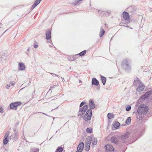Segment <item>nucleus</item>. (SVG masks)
<instances>
[{"mask_svg": "<svg viewBox=\"0 0 152 152\" xmlns=\"http://www.w3.org/2000/svg\"><path fill=\"white\" fill-rule=\"evenodd\" d=\"M139 107L137 110V112L139 115V119L140 120L142 118L141 115L145 114L148 112V108L147 106H144V104L142 105H140Z\"/></svg>", "mask_w": 152, "mask_h": 152, "instance_id": "1", "label": "nucleus"}, {"mask_svg": "<svg viewBox=\"0 0 152 152\" xmlns=\"http://www.w3.org/2000/svg\"><path fill=\"white\" fill-rule=\"evenodd\" d=\"M122 66L125 71H130L131 68L130 60L127 58L123 60L122 63Z\"/></svg>", "mask_w": 152, "mask_h": 152, "instance_id": "2", "label": "nucleus"}, {"mask_svg": "<svg viewBox=\"0 0 152 152\" xmlns=\"http://www.w3.org/2000/svg\"><path fill=\"white\" fill-rule=\"evenodd\" d=\"M92 115V110L91 109H89L86 111L85 116L83 117V119L85 121L90 120L91 119Z\"/></svg>", "mask_w": 152, "mask_h": 152, "instance_id": "3", "label": "nucleus"}, {"mask_svg": "<svg viewBox=\"0 0 152 152\" xmlns=\"http://www.w3.org/2000/svg\"><path fill=\"white\" fill-rule=\"evenodd\" d=\"M20 102H17L11 103L10 104V107L11 109L16 110L17 109V107L21 104Z\"/></svg>", "mask_w": 152, "mask_h": 152, "instance_id": "4", "label": "nucleus"}, {"mask_svg": "<svg viewBox=\"0 0 152 152\" xmlns=\"http://www.w3.org/2000/svg\"><path fill=\"white\" fill-rule=\"evenodd\" d=\"M9 131H7L4 134V139L3 140V144L6 145L9 141V136L10 134Z\"/></svg>", "mask_w": 152, "mask_h": 152, "instance_id": "5", "label": "nucleus"}, {"mask_svg": "<svg viewBox=\"0 0 152 152\" xmlns=\"http://www.w3.org/2000/svg\"><path fill=\"white\" fill-rule=\"evenodd\" d=\"M46 39H51V30L50 29H47L45 32Z\"/></svg>", "mask_w": 152, "mask_h": 152, "instance_id": "6", "label": "nucleus"}, {"mask_svg": "<svg viewBox=\"0 0 152 152\" xmlns=\"http://www.w3.org/2000/svg\"><path fill=\"white\" fill-rule=\"evenodd\" d=\"M84 146L83 142H81L78 145L76 152H81L83 150Z\"/></svg>", "mask_w": 152, "mask_h": 152, "instance_id": "7", "label": "nucleus"}, {"mask_svg": "<svg viewBox=\"0 0 152 152\" xmlns=\"http://www.w3.org/2000/svg\"><path fill=\"white\" fill-rule=\"evenodd\" d=\"M105 149L107 151L109 152H111L113 151L114 150V148L113 146L111 145H107L105 146Z\"/></svg>", "mask_w": 152, "mask_h": 152, "instance_id": "8", "label": "nucleus"}, {"mask_svg": "<svg viewBox=\"0 0 152 152\" xmlns=\"http://www.w3.org/2000/svg\"><path fill=\"white\" fill-rule=\"evenodd\" d=\"M138 87L137 88L136 90L138 92L142 91L144 88L145 86L141 83L138 86Z\"/></svg>", "mask_w": 152, "mask_h": 152, "instance_id": "9", "label": "nucleus"}, {"mask_svg": "<svg viewBox=\"0 0 152 152\" xmlns=\"http://www.w3.org/2000/svg\"><path fill=\"white\" fill-rule=\"evenodd\" d=\"M123 18L125 20H129L130 19V16L129 13L126 12H124L123 14Z\"/></svg>", "mask_w": 152, "mask_h": 152, "instance_id": "10", "label": "nucleus"}, {"mask_svg": "<svg viewBox=\"0 0 152 152\" xmlns=\"http://www.w3.org/2000/svg\"><path fill=\"white\" fill-rule=\"evenodd\" d=\"M129 133L128 132H126L121 136V139L124 142L125 140H126L129 137Z\"/></svg>", "mask_w": 152, "mask_h": 152, "instance_id": "11", "label": "nucleus"}, {"mask_svg": "<svg viewBox=\"0 0 152 152\" xmlns=\"http://www.w3.org/2000/svg\"><path fill=\"white\" fill-rule=\"evenodd\" d=\"M42 0H36L33 4L31 9V10H32Z\"/></svg>", "mask_w": 152, "mask_h": 152, "instance_id": "12", "label": "nucleus"}, {"mask_svg": "<svg viewBox=\"0 0 152 152\" xmlns=\"http://www.w3.org/2000/svg\"><path fill=\"white\" fill-rule=\"evenodd\" d=\"M141 82L139 80L138 78L135 79L133 83V86H138Z\"/></svg>", "mask_w": 152, "mask_h": 152, "instance_id": "13", "label": "nucleus"}, {"mask_svg": "<svg viewBox=\"0 0 152 152\" xmlns=\"http://www.w3.org/2000/svg\"><path fill=\"white\" fill-rule=\"evenodd\" d=\"M78 56L77 54L71 56H70L68 57L67 59L69 61H74L77 59V56Z\"/></svg>", "mask_w": 152, "mask_h": 152, "instance_id": "14", "label": "nucleus"}, {"mask_svg": "<svg viewBox=\"0 0 152 152\" xmlns=\"http://www.w3.org/2000/svg\"><path fill=\"white\" fill-rule=\"evenodd\" d=\"M15 84V83L14 81H11L7 83L6 88L9 89L10 87L14 86Z\"/></svg>", "mask_w": 152, "mask_h": 152, "instance_id": "15", "label": "nucleus"}, {"mask_svg": "<svg viewBox=\"0 0 152 152\" xmlns=\"http://www.w3.org/2000/svg\"><path fill=\"white\" fill-rule=\"evenodd\" d=\"M18 68L20 70H23L25 69V65L22 63H20L18 64Z\"/></svg>", "mask_w": 152, "mask_h": 152, "instance_id": "16", "label": "nucleus"}, {"mask_svg": "<svg viewBox=\"0 0 152 152\" xmlns=\"http://www.w3.org/2000/svg\"><path fill=\"white\" fill-rule=\"evenodd\" d=\"M88 105H86L81 107L80 110L82 111L83 112L85 113L86 110L88 109Z\"/></svg>", "mask_w": 152, "mask_h": 152, "instance_id": "17", "label": "nucleus"}, {"mask_svg": "<svg viewBox=\"0 0 152 152\" xmlns=\"http://www.w3.org/2000/svg\"><path fill=\"white\" fill-rule=\"evenodd\" d=\"M110 140L112 142L116 144L118 143V139L115 137H112L111 138Z\"/></svg>", "mask_w": 152, "mask_h": 152, "instance_id": "18", "label": "nucleus"}, {"mask_svg": "<svg viewBox=\"0 0 152 152\" xmlns=\"http://www.w3.org/2000/svg\"><path fill=\"white\" fill-rule=\"evenodd\" d=\"M95 104L93 101H89V106L91 110L94 109L95 107Z\"/></svg>", "mask_w": 152, "mask_h": 152, "instance_id": "19", "label": "nucleus"}, {"mask_svg": "<svg viewBox=\"0 0 152 152\" xmlns=\"http://www.w3.org/2000/svg\"><path fill=\"white\" fill-rule=\"evenodd\" d=\"M92 140V138L91 137H89L87 138L85 142L86 145H90L91 143V141Z\"/></svg>", "mask_w": 152, "mask_h": 152, "instance_id": "20", "label": "nucleus"}, {"mask_svg": "<svg viewBox=\"0 0 152 152\" xmlns=\"http://www.w3.org/2000/svg\"><path fill=\"white\" fill-rule=\"evenodd\" d=\"M105 31L103 29L102 27L101 26L100 29V31L99 34V36L100 37H102L104 34Z\"/></svg>", "mask_w": 152, "mask_h": 152, "instance_id": "21", "label": "nucleus"}, {"mask_svg": "<svg viewBox=\"0 0 152 152\" xmlns=\"http://www.w3.org/2000/svg\"><path fill=\"white\" fill-rule=\"evenodd\" d=\"M149 95V93L147 92L143 95L141 96L140 97V99L141 100H143L145 99L146 97H147Z\"/></svg>", "mask_w": 152, "mask_h": 152, "instance_id": "22", "label": "nucleus"}, {"mask_svg": "<svg viewBox=\"0 0 152 152\" xmlns=\"http://www.w3.org/2000/svg\"><path fill=\"white\" fill-rule=\"evenodd\" d=\"M92 85L98 86L99 84V82L95 78H94L92 80Z\"/></svg>", "mask_w": 152, "mask_h": 152, "instance_id": "23", "label": "nucleus"}, {"mask_svg": "<svg viewBox=\"0 0 152 152\" xmlns=\"http://www.w3.org/2000/svg\"><path fill=\"white\" fill-rule=\"evenodd\" d=\"M102 82L103 85H105L106 81V79L104 77L101 75Z\"/></svg>", "mask_w": 152, "mask_h": 152, "instance_id": "24", "label": "nucleus"}, {"mask_svg": "<svg viewBox=\"0 0 152 152\" xmlns=\"http://www.w3.org/2000/svg\"><path fill=\"white\" fill-rule=\"evenodd\" d=\"M86 52V50H84L81 52H80V53L77 54V56L79 55L80 56H82L85 55Z\"/></svg>", "mask_w": 152, "mask_h": 152, "instance_id": "25", "label": "nucleus"}, {"mask_svg": "<svg viewBox=\"0 0 152 152\" xmlns=\"http://www.w3.org/2000/svg\"><path fill=\"white\" fill-rule=\"evenodd\" d=\"M39 149L37 148H33L31 150V152H39Z\"/></svg>", "mask_w": 152, "mask_h": 152, "instance_id": "26", "label": "nucleus"}, {"mask_svg": "<svg viewBox=\"0 0 152 152\" xmlns=\"http://www.w3.org/2000/svg\"><path fill=\"white\" fill-rule=\"evenodd\" d=\"M92 144L93 145H95L97 143V139L96 138H93L92 139Z\"/></svg>", "mask_w": 152, "mask_h": 152, "instance_id": "27", "label": "nucleus"}, {"mask_svg": "<svg viewBox=\"0 0 152 152\" xmlns=\"http://www.w3.org/2000/svg\"><path fill=\"white\" fill-rule=\"evenodd\" d=\"M84 113L82 111H80L79 110L78 113V117H79V118H80L82 117V116L83 114Z\"/></svg>", "mask_w": 152, "mask_h": 152, "instance_id": "28", "label": "nucleus"}, {"mask_svg": "<svg viewBox=\"0 0 152 152\" xmlns=\"http://www.w3.org/2000/svg\"><path fill=\"white\" fill-rule=\"evenodd\" d=\"M120 125V124L118 122L116 121L113 124V126L117 128Z\"/></svg>", "mask_w": 152, "mask_h": 152, "instance_id": "29", "label": "nucleus"}, {"mask_svg": "<svg viewBox=\"0 0 152 152\" xmlns=\"http://www.w3.org/2000/svg\"><path fill=\"white\" fill-rule=\"evenodd\" d=\"M114 115L111 113H109L107 114V117L109 119H111L114 117Z\"/></svg>", "mask_w": 152, "mask_h": 152, "instance_id": "30", "label": "nucleus"}, {"mask_svg": "<svg viewBox=\"0 0 152 152\" xmlns=\"http://www.w3.org/2000/svg\"><path fill=\"white\" fill-rule=\"evenodd\" d=\"M63 149L61 147L58 148L56 150V152H62Z\"/></svg>", "mask_w": 152, "mask_h": 152, "instance_id": "31", "label": "nucleus"}, {"mask_svg": "<svg viewBox=\"0 0 152 152\" xmlns=\"http://www.w3.org/2000/svg\"><path fill=\"white\" fill-rule=\"evenodd\" d=\"M85 150L87 151H89L90 149V145H86L85 144Z\"/></svg>", "mask_w": 152, "mask_h": 152, "instance_id": "32", "label": "nucleus"}, {"mask_svg": "<svg viewBox=\"0 0 152 152\" xmlns=\"http://www.w3.org/2000/svg\"><path fill=\"white\" fill-rule=\"evenodd\" d=\"M131 118L130 117H129L127 119L126 122L127 124H129L130 123V122L131 121Z\"/></svg>", "mask_w": 152, "mask_h": 152, "instance_id": "33", "label": "nucleus"}, {"mask_svg": "<svg viewBox=\"0 0 152 152\" xmlns=\"http://www.w3.org/2000/svg\"><path fill=\"white\" fill-rule=\"evenodd\" d=\"M14 139H16L18 137V133L16 132L15 131L14 132Z\"/></svg>", "mask_w": 152, "mask_h": 152, "instance_id": "34", "label": "nucleus"}, {"mask_svg": "<svg viewBox=\"0 0 152 152\" xmlns=\"http://www.w3.org/2000/svg\"><path fill=\"white\" fill-rule=\"evenodd\" d=\"M86 132L89 133H91L92 132V129L90 128H87L86 129Z\"/></svg>", "mask_w": 152, "mask_h": 152, "instance_id": "35", "label": "nucleus"}, {"mask_svg": "<svg viewBox=\"0 0 152 152\" xmlns=\"http://www.w3.org/2000/svg\"><path fill=\"white\" fill-rule=\"evenodd\" d=\"M0 112L3 113L4 112L3 109L0 106Z\"/></svg>", "mask_w": 152, "mask_h": 152, "instance_id": "36", "label": "nucleus"}, {"mask_svg": "<svg viewBox=\"0 0 152 152\" xmlns=\"http://www.w3.org/2000/svg\"><path fill=\"white\" fill-rule=\"evenodd\" d=\"M131 109V107L130 106H128L126 108V110L127 111H129Z\"/></svg>", "mask_w": 152, "mask_h": 152, "instance_id": "37", "label": "nucleus"}, {"mask_svg": "<svg viewBox=\"0 0 152 152\" xmlns=\"http://www.w3.org/2000/svg\"><path fill=\"white\" fill-rule=\"evenodd\" d=\"M85 104V102H82L80 104V107H82L83 105Z\"/></svg>", "mask_w": 152, "mask_h": 152, "instance_id": "38", "label": "nucleus"}, {"mask_svg": "<svg viewBox=\"0 0 152 152\" xmlns=\"http://www.w3.org/2000/svg\"><path fill=\"white\" fill-rule=\"evenodd\" d=\"M52 75H55V76H56L58 78V75H56L55 74H54L53 73H50Z\"/></svg>", "mask_w": 152, "mask_h": 152, "instance_id": "39", "label": "nucleus"}, {"mask_svg": "<svg viewBox=\"0 0 152 152\" xmlns=\"http://www.w3.org/2000/svg\"><path fill=\"white\" fill-rule=\"evenodd\" d=\"M55 85H54L53 86H51L50 88V90L52 89L53 88H54L55 87Z\"/></svg>", "mask_w": 152, "mask_h": 152, "instance_id": "40", "label": "nucleus"}, {"mask_svg": "<svg viewBox=\"0 0 152 152\" xmlns=\"http://www.w3.org/2000/svg\"><path fill=\"white\" fill-rule=\"evenodd\" d=\"M83 0H79L78 1H77L76 2V4H78L79 1H81Z\"/></svg>", "mask_w": 152, "mask_h": 152, "instance_id": "41", "label": "nucleus"}, {"mask_svg": "<svg viewBox=\"0 0 152 152\" xmlns=\"http://www.w3.org/2000/svg\"><path fill=\"white\" fill-rule=\"evenodd\" d=\"M38 45H35L34 46V48H36L38 47Z\"/></svg>", "mask_w": 152, "mask_h": 152, "instance_id": "42", "label": "nucleus"}, {"mask_svg": "<svg viewBox=\"0 0 152 152\" xmlns=\"http://www.w3.org/2000/svg\"><path fill=\"white\" fill-rule=\"evenodd\" d=\"M99 12L100 13H103V12H102L101 11H99Z\"/></svg>", "mask_w": 152, "mask_h": 152, "instance_id": "43", "label": "nucleus"}, {"mask_svg": "<svg viewBox=\"0 0 152 152\" xmlns=\"http://www.w3.org/2000/svg\"><path fill=\"white\" fill-rule=\"evenodd\" d=\"M43 114H44V115H47V116H48L47 114H46L44 113H42Z\"/></svg>", "mask_w": 152, "mask_h": 152, "instance_id": "44", "label": "nucleus"}, {"mask_svg": "<svg viewBox=\"0 0 152 152\" xmlns=\"http://www.w3.org/2000/svg\"><path fill=\"white\" fill-rule=\"evenodd\" d=\"M24 88H24H23L21 89L20 90H20H21L22 89H23Z\"/></svg>", "mask_w": 152, "mask_h": 152, "instance_id": "45", "label": "nucleus"}, {"mask_svg": "<svg viewBox=\"0 0 152 152\" xmlns=\"http://www.w3.org/2000/svg\"><path fill=\"white\" fill-rule=\"evenodd\" d=\"M27 50H29V49H28Z\"/></svg>", "mask_w": 152, "mask_h": 152, "instance_id": "46", "label": "nucleus"}, {"mask_svg": "<svg viewBox=\"0 0 152 152\" xmlns=\"http://www.w3.org/2000/svg\"><path fill=\"white\" fill-rule=\"evenodd\" d=\"M1 24V23H0V25Z\"/></svg>", "mask_w": 152, "mask_h": 152, "instance_id": "47", "label": "nucleus"}]
</instances>
